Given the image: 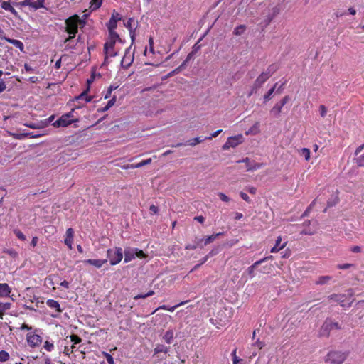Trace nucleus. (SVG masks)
<instances>
[{
	"label": "nucleus",
	"instance_id": "nucleus-1",
	"mask_svg": "<svg viewBox=\"0 0 364 364\" xmlns=\"http://www.w3.org/2000/svg\"><path fill=\"white\" fill-rule=\"evenodd\" d=\"M315 204V200L308 206L304 213L300 218V220H303L301 224H297V232L301 235H312L316 232L317 223L315 220H306L305 218L309 215V212L312 210Z\"/></svg>",
	"mask_w": 364,
	"mask_h": 364
},
{
	"label": "nucleus",
	"instance_id": "nucleus-2",
	"mask_svg": "<svg viewBox=\"0 0 364 364\" xmlns=\"http://www.w3.org/2000/svg\"><path fill=\"white\" fill-rule=\"evenodd\" d=\"M65 31L69 34V36L65 38V43L70 42L75 37L78 32V28L83 27L85 25V22L78 15L75 14L65 20Z\"/></svg>",
	"mask_w": 364,
	"mask_h": 364
},
{
	"label": "nucleus",
	"instance_id": "nucleus-3",
	"mask_svg": "<svg viewBox=\"0 0 364 364\" xmlns=\"http://www.w3.org/2000/svg\"><path fill=\"white\" fill-rule=\"evenodd\" d=\"M117 42H122L119 35H108L103 48L105 58H114L117 55L118 50L115 48Z\"/></svg>",
	"mask_w": 364,
	"mask_h": 364
},
{
	"label": "nucleus",
	"instance_id": "nucleus-4",
	"mask_svg": "<svg viewBox=\"0 0 364 364\" xmlns=\"http://www.w3.org/2000/svg\"><path fill=\"white\" fill-rule=\"evenodd\" d=\"M347 352L333 350L329 352L325 359V361L331 364H342L348 357Z\"/></svg>",
	"mask_w": 364,
	"mask_h": 364
},
{
	"label": "nucleus",
	"instance_id": "nucleus-5",
	"mask_svg": "<svg viewBox=\"0 0 364 364\" xmlns=\"http://www.w3.org/2000/svg\"><path fill=\"white\" fill-rule=\"evenodd\" d=\"M333 329H341V326L338 322H333L330 319H327L323 323L319 331V336L322 337H328L330 331Z\"/></svg>",
	"mask_w": 364,
	"mask_h": 364
},
{
	"label": "nucleus",
	"instance_id": "nucleus-6",
	"mask_svg": "<svg viewBox=\"0 0 364 364\" xmlns=\"http://www.w3.org/2000/svg\"><path fill=\"white\" fill-rule=\"evenodd\" d=\"M268 79L269 78L263 73H262L255 80L251 90L247 95V97H250L253 94H256Z\"/></svg>",
	"mask_w": 364,
	"mask_h": 364
},
{
	"label": "nucleus",
	"instance_id": "nucleus-7",
	"mask_svg": "<svg viewBox=\"0 0 364 364\" xmlns=\"http://www.w3.org/2000/svg\"><path fill=\"white\" fill-rule=\"evenodd\" d=\"M242 134H238L234 136H230L228 138L227 141L223 145L222 149L223 150H228L230 148H235L242 143Z\"/></svg>",
	"mask_w": 364,
	"mask_h": 364
},
{
	"label": "nucleus",
	"instance_id": "nucleus-8",
	"mask_svg": "<svg viewBox=\"0 0 364 364\" xmlns=\"http://www.w3.org/2000/svg\"><path fill=\"white\" fill-rule=\"evenodd\" d=\"M28 345L31 348L38 347L42 343V338L35 332H31L26 335Z\"/></svg>",
	"mask_w": 364,
	"mask_h": 364
},
{
	"label": "nucleus",
	"instance_id": "nucleus-9",
	"mask_svg": "<svg viewBox=\"0 0 364 364\" xmlns=\"http://www.w3.org/2000/svg\"><path fill=\"white\" fill-rule=\"evenodd\" d=\"M244 162L246 164V171H253L257 169H259L264 166V164L263 163H257L255 161H251L249 158H245L242 160L237 161V163Z\"/></svg>",
	"mask_w": 364,
	"mask_h": 364
},
{
	"label": "nucleus",
	"instance_id": "nucleus-10",
	"mask_svg": "<svg viewBox=\"0 0 364 364\" xmlns=\"http://www.w3.org/2000/svg\"><path fill=\"white\" fill-rule=\"evenodd\" d=\"M223 235V232H219L216 234H213L212 235L208 236L205 238L203 239H197L196 245L193 246V248H203L204 246H205L208 244H210L213 242L218 236Z\"/></svg>",
	"mask_w": 364,
	"mask_h": 364
},
{
	"label": "nucleus",
	"instance_id": "nucleus-11",
	"mask_svg": "<svg viewBox=\"0 0 364 364\" xmlns=\"http://www.w3.org/2000/svg\"><path fill=\"white\" fill-rule=\"evenodd\" d=\"M124 262H128L131 261L135 257L139 259H144L147 257V255L145 252H124Z\"/></svg>",
	"mask_w": 364,
	"mask_h": 364
},
{
	"label": "nucleus",
	"instance_id": "nucleus-12",
	"mask_svg": "<svg viewBox=\"0 0 364 364\" xmlns=\"http://www.w3.org/2000/svg\"><path fill=\"white\" fill-rule=\"evenodd\" d=\"M134 60V55L130 53V48L126 49L125 53L122 59V65L128 68Z\"/></svg>",
	"mask_w": 364,
	"mask_h": 364
},
{
	"label": "nucleus",
	"instance_id": "nucleus-13",
	"mask_svg": "<svg viewBox=\"0 0 364 364\" xmlns=\"http://www.w3.org/2000/svg\"><path fill=\"white\" fill-rule=\"evenodd\" d=\"M284 85V83H282L281 85H279L277 87L278 83H275L274 85L267 92V94L264 95V100L265 102L270 100L272 94L276 92L277 94H280L282 91V87Z\"/></svg>",
	"mask_w": 364,
	"mask_h": 364
},
{
	"label": "nucleus",
	"instance_id": "nucleus-14",
	"mask_svg": "<svg viewBox=\"0 0 364 364\" xmlns=\"http://www.w3.org/2000/svg\"><path fill=\"white\" fill-rule=\"evenodd\" d=\"M124 26L127 28L129 29L132 42L133 43L134 41L135 29H136V27L134 26V19L132 18H129L127 20V21L124 23Z\"/></svg>",
	"mask_w": 364,
	"mask_h": 364
},
{
	"label": "nucleus",
	"instance_id": "nucleus-15",
	"mask_svg": "<svg viewBox=\"0 0 364 364\" xmlns=\"http://www.w3.org/2000/svg\"><path fill=\"white\" fill-rule=\"evenodd\" d=\"M107 262V259H85L83 261V263L92 265V266L95 267L96 268H100Z\"/></svg>",
	"mask_w": 364,
	"mask_h": 364
},
{
	"label": "nucleus",
	"instance_id": "nucleus-16",
	"mask_svg": "<svg viewBox=\"0 0 364 364\" xmlns=\"http://www.w3.org/2000/svg\"><path fill=\"white\" fill-rule=\"evenodd\" d=\"M106 26L108 29V35H119L115 31L117 26V21L115 19L110 18L109 21L106 23Z\"/></svg>",
	"mask_w": 364,
	"mask_h": 364
},
{
	"label": "nucleus",
	"instance_id": "nucleus-17",
	"mask_svg": "<svg viewBox=\"0 0 364 364\" xmlns=\"http://www.w3.org/2000/svg\"><path fill=\"white\" fill-rule=\"evenodd\" d=\"M112 252H107V257L110 258V264L112 265H115L118 264L123 258V255L122 252H113L114 253V257H112Z\"/></svg>",
	"mask_w": 364,
	"mask_h": 364
},
{
	"label": "nucleus",
	"instance_id": "nucleus-18",
	"mask_svg": "<svg viewBox=\"0 0 364 364\" xmlns=\"http://www.w3.org/2000/svg\"><path fill=\"white\" fill-rule=\"evenodd\" d=\"M46 305L49 308L54 309L58 314L63 311L62 309L60 308L59 302L54 299H48L46 301Z\"/></svg>",
	"mask_w": 364,
	"mask_h": 364
},
{
	"label": "nucleus",
	"instance_id": "nucleus-19",
	"mask_svg": "<svg viewBox=\"0 0 364 364\" xmlns=\"http://www.w3.org/2000/svg\"><path fill=\"white\" fill-rule=\"evenodd\" d=\"M89 90L90 87H87L85 91H83L81 94H80L77 97H75V100L77 101L84 100L85 102H89L92 101V97L87 95Z\"/></svg>",
	"mask_w": 364,
	"mask_h": 364
},
{
	"label": "nucleus",
	"instance_id": "nucleus-20",
	"mask_svg": "<svg viewBox=\"0 0 364 364\" xmlns=\"http://www.w3.org/2000/svg\"><path fill=\"white\" fill-rule=\"evenodd\" d=\"M279 68L277 63L271 64L268 66L267 70L262 72L268 78H269Z\"/></svg>",
	"mask_w": 364,
	"mask_h": 364
},
{
	"label": "nucleus",
	"instance_id": "nucleus-21",
	"mask_svg": "<svg viewBox=\"0 0 364 364\" xmlns=\"http://www.w3.org/2000/svg\"><path fill=\"white\" fill-rule=\"evenodd\" d=\"M187 302H188V301H181L179 304H178L173 306H171V307H168L166 305H161L159 307H158L156 310H154L152 314H154V312H156L157 310H159V309L167 310L171 312H173L176 308L186 304Z\"/></svg>",
	"mask_w": 364,
	"mask_h": 364
},
{
	"label": "nucleus",
	"instance_id": "nucleus-22",
	"mask_svg": "<svg viewBox=\"0 0 364 364\" xmlns=\"http://www.w3.org/2000/svg\"><path fill=\"white\" fill-rule=\"evenodd\" d=\"M11 293V288L6 283H0V297L7 296Z\"/></svg>",
	"mask_w": 364,
	"mask_h": 364
},
{
	"label": "nucleus",
	"instance_id": "nucleus-23",
	"mask_svg": "<svg viewBox=\"0 0 364 364\" xmlns=\"http://www.w3.org/2000/svg\"><path fill=\"white\" fill-rule=\"evenodd\" d=\"M282 239L281 236L277 237L274 246L272 247L270 250H282L287 245V242L282 243Z\"/></svg>",
	"mask_w": 364,
	"mask_h": 364
},
{
	"label": "nucleus",
	"instance_id": "nucleus-24",
	"mask_svg": "<svg viewBox=\"0 0 364 364\" xmlns=\"http://www.w3.org/2000/svg\"><path fill=\"white\" fill-rule=\"evenodd\" d=\"M58 277L57 275L55 274H51V275H49L48 276L46 279H45V284L47 286V287H52V289L53 290H55V287L54 286L55 284V279Z\"/></svg>",
	"mask_w": 364,
	"mask_h": 364
},
{
	"label": "nucleus",
	"instance_id": "nucleus-25",
	"mask_svg": "<svg viewBox=\"0 0 364 364\" xmlns=\"http://www.w3.org/2000/svg\"><path fill=\"white\" fill-rule=\"evenodd\" d=\"M6 42L14 45L16 48H18L21 51H23L24 46H23V43L21 41L9 38L8 39H6Z\"/></svg>",
	"mask_w": 364,
	"mask_h": 364
},
{
	"label": "nucleus",
	"instance_id": "nucleus-26",
	"mask_svg": "<svg viewBox=\"0 0 364 364\" xmlns=\"http://www.w3.org/2000/svg\"><path fill=\"white\" fill-rule=\"evenodd\" d=\"M61 124L63 127H68L72 123L78 122V119H69L68 118V115L63 114L60 117Z\"/></svg>",
	"mask_w": 364,
	"mask_h": 364
},
{
	"label": "nucleus",
	"instance_id": "nucleus-27",
	"mask_svg": "<svg viewBox=\"0 0 364 364\" xmlns=\"http://www.w3.org/2000/svg\"><path fill=\"white\" fill-rule=\"evenodd\" d=\"M269 257H266L263 259H261V260H259V261H257L256 262L254 263V264H252V266L249 267L248 269H247V273L249 274V275L250 276L251 278L254 277V269L255 268L258 266L259 264H261L262 262H263L264 261L267 260V259H269Z\"/></svg>",
	"mask_w": 364,
	"mask_h": 364
},
{
	"label": "nucleus",
	"instance_id": "nucleus-28",
	"mask_svg": "<svg viewBox=\"0 0 364 364\" xmlns=\"http://www.w3.org/2000/svg\"><path fill=\"white\" fill-rule=\"evenodd\" d=\"M1 7L8 11H10L11 13L15 14H16V11L15 9L11 5L9 1H4L1 3Z\"/></svg>",
	"mask_w": 364,
	"mask_h": 364
},
{
	"label": "nucleus",
	"instance_id": "nucleus-29",
	"mask_svg": "<svg viewBox=\"0 0 364 364\" xmlns=\"http://www.w3.org/2000/svg\"><path fill=\"white\" fill-rule=\"evenodd\" d=\"M163 338L167 343H171L173 339V331L172 330L167 331L165 333Z\"/></svg>",
	"mask_w": 364,
	"mask_h": 364
},
{
	"label": "nucleus",
	"instance_id": "nucleus-30",
	"mask_svg": "<svg viewBox=\"0 0 364 364\" xmlns=\"http://www.w3.org/2000/svg\"><path fill=\"white\" fill-rule=\"evenodd\" d=\"M331 279V277L330 276H321L318 278L315 283L316 284L323 285L328 283Z\"/></svg>",
	"mask_w": 364,
	"mask_h": 364
},
{
	"label": "nucleus",
	"instance_id": "nucleus-31",
	"mask_svg": "<svg viewBox=\"0 0 364 364\" xmlns=\"http://www.w3.org/2000/svg\"><path fill=\"white\" fill-rule=\"evenodd\" d=\"M299 154L300 156H302L304 158L306 161H309L310 159V150L307 148H303L299 151Z\"/></svg>",
	"mask_w": 364,
	"mask_h": 364
},
{
	"label": "nucleus",
	"instance_id": "nucleus-32",
	"mask_svg": "<svg viewBox=\"0 0 364 364\" xmlns=\"http://www.w3.org/2000/svg\"><path fill=\"white\" fill-rule=\"evenodd\" d=\"M168 347H166L164 345H161V344H158V345H156V348H154V353L156 354L159 353H166L168 352Z\"/></svg>",
	"mask_w": 364,
	"mask_h": 364
},
{
	"label": "nucleus",
	"instance_id": "nucleus-33",
	"mask_svg": "<svg viewBox=\"0 0 364 364\" xmlns=\"http://www.w3.org/2000/svg\"><path fill=\"white\" fill-rule=\"evenodd\" d=\"M10 358V355L5 350H0V363H6Z\"/></svg>",
	"mask_w": 364,
	"mask_h": 364
},
{
	"label": "nucleus",
	"instance_id": "nucleus-34",
	"mask_svg": "<svg viewBox=\"0 0 364 364\" xmlns=\"http://www.w3.org/2000/svg\"><path fill=\"white\" fill-rule=\"evenodd\" d=\"M245 29L246 26L245 25H240L234 29L233 34L235 36H240L245 32Z\"/></svg>",
	"mask_w": 364,
	"mask_h": 364
},
{
	"label": "nucleus",
	"instance_id": "nucleus-35",
	"mask_svg": "<svg viewBox=\"0 0 364 364\" xmlns=\"http://www.w3.org/2000/svg\"><path fill=\"white\" fill-rule=\"evenodd\" d=\"M43 348L48 351L51 352L54 350V344L53 341H46L43 345Z\"/></svg>",
	"mask_w": 364,
	"mask_h": 364
},
{
	"label": "nucleus",
	"instance_id": "nucleus-36",
	"mask_svg": "<svg viewBox=\"0 0 364 364\" xmlns=\"http://www.w3.org/2000/svg\"><path fill=\"white\" fill-rule=\"evenodd\" d=\"M44 2L45 0H37L34 1V3H32V9L37 10L38 9L43 8Z\"/></svg>",
	"mask_w": 364,
	"mask_h": 364
},
{
	"label": "nucleus",
	"instance_id": "nucleus-37",
	"mask_svg": "<svg viewBox=\"0 0 364 364\" xmlns=\"http://www.w3.org/2000/svg\"><path fill=\"white\" fill-rule=\"evenodd\" d=\"M279 105H280L279 103H277V104H276V105L272 107V109H271V111H270V112H271V113H272V114H274V116H276V117H277V116H278V115L280 114L281 110H282V107H280V106H279Z\"/></svg>",
	"mask_w": 364,
	"mask_h": 364
},
{
	"label": "nucleus",
	"instance_id": "nucleus-38",
	"mask_svg": "<svg viewBox=\"0 0 364 364\" xmlns=\"http://www.w3.org/2000/svg\"><path fill=\"white\" fill-rule=\"evenodd\" d=\"M344 296L343 295H338V294H332L329 296V299H331V300H335L339 303H341V306H343V304H342V302H343V298Z\"/></svg>",
	"mask_w": 364,
	"mask_h": 364
},
{
	"label": "nucleus",
	"instance_id": "nucleus-39",
	"mask_svg": "<svg viewBox=\"0 0 364 364\" xmlns=\"http://www.w3.org/2000/svg\"><path fill=\"white\" fill-rule=\"evenodd\" d=\"M204 140H205L204 139H200L199 137H195V138H193V139L188 140V144L190 146H194L201 143Z\"/></svg>",
	"mask_w": 364,
	"mask_h": 364
},
{
	"label": "nucleus",
	"instance_id": "nucleus-40",
	"mask_svg": "<svg viewBox=\"0 0 364 364\" xmlns=\"http://www.w3.org/2000/svg\"><path fill=\"white\" fill-rule=\"evenodd\" d=\"M102 354L106 358L108 364H114V358L109 353L102 351Z\"/></svg>",
	"mask_w": 364,
	"mask_h": 364
},
{
	"label": "nucleus",
	"instance_id": "nucleus-41",
	"mask_svg": "<svg viewBox=\"0 0 364 364\" xmlns=\"http://www.w3.org/2000/svg\"><path fill=\"white\" fill-rule=\"evenodd\" d=\"M102 3V0H91L92 7L93 10L99 9Z\"/></svg>",
	"mask_w": 364,
	"mask_h": 364
},
{
	"label": "nucleus",
	"instance_id": "nucleus-42",
	"mask_svg": "<svg viewBox=\"0 0 364 364\" xmlns=\"http://www.w3.org/2000/svg\"><path fill=\"white\" fill-rule=\"evenodd\" d=\"M70 341L74 343V344H78L80 343L81 341H82V339L80 336H78L76 334H72L70 336Z\"/></svg>",
	"mask_w": 364,
	"mask_h": 364
},
{
	"label": "nucleus",
	"instance_id": "nucleus-43",
	"mask_svg": "<svg viewBox=\"0 0 364 364\" xmlns=\"http://www.w3.org/2000/svg\"><path fill=\"white\" fill-rule=\"evenodd\" d=\"M151 163V159L149 158L148 159H146V160H143L142 161L138 163V164H136V166H137V168H141L144 166H146V165H148V164H150Z\"/></svg>",
	"mask_w": 364,
	"mask_h": 364
},
{
	"label": "nucleus",
	"instance_id": "nucleus-44",
	"mask_svg": "<svg viewBox=\"0 0 364 364\" xmlns=\"http://www.w3.org/2000/svg\"><path fill=\"white\" fill-rule=\"evenodd\" d=\"M278 12H279V9L277 7L274 8L273 15L272 16H267V19L265 20V24L268 25L272 21V20L273 19L274 16L277 14H278Z\"/></svg>",
	"mask_w": 364,
	"mask_h": 364
},
{
	"label": "nucleus",
	"instance_id": "nucleus-45",
	"mask_svg": "<svg viewBox=\"0 0 364 364\" xmlns=\"http://www.w3.org/2000/svg\"><path fill=\"white\" fill-rule=\"evenodd\" d=\"M249 132H251V133H253V134H257L259 132V122H256L253 126L252 127H251V129L249 130V132H247V134L249 133Z\"/></svg>",
	"mask_w": 364,
	"mask_h": 364
},
{
	"label": "nucleus",
	"instance_id": "nucleus-46",
	"mask_svg": "<svg viewBox=\"0 0 364 364\" xmlns=\"http://www.w3.org/2000/svg\"><path fill=\"white\" fill-rule=\"evenodd\" d=\"M222 132V129H218L213 133H212L210 136H206L204 139L211 140L213 138L218 136Z\"/></svg>",
	"mask_w": 364,
	"mask_h": 364
},
{
	"label": "nucleus",
	"instance_id": "nucleus-47",
	"mask_svg": "<svg viewBox=\"0 0 364 364\" xmlns=\"http://www.w3.org/2000/svg\"><path fill=\"white\" fill-rule=\"evenodd\" d=\"M218 196H219L220 199L223 202L228 203L230 200V198L223 193L220 192L218 193Z\"/></svg>",
	"mask_w": 364,
	"mask_h": 364
},
{
	"label": "nucleus",
	"instance_id": "nucleus-48",
	"mask_svg": "<svg viewBox=\"0 0 364 364\" xmlns=\"http://www.w3.org/2000/svg\"><path fill=\"white\" fill-rule=\"evenodd\" d=\"M117 87H114L113 85H110L107 91V93L105 95V98L107 99L111 97V94L113 90H116Z\"/></svg>",
	"mask_w": 364,
	"mask_h": 364
},
{
	"label": "nucleus",
	"instance_id": "nucleus-49",
	"mask_svg": "<svg viewBox=\"0 0 364 364\" xmlns=\"http://www.w3.org/2000/svg\"><path fill=\"white\" fill-rule=\"evenodd\" d=\"M14 233L16 235V236L19 239V240H26V237L25 235H23V233L20 231L19 230H14Z\"/></svg>",
	"mask_w": 364,
	"mask_h": 364
},
{
	"label": "nucleus",
	"instance_id": "nucleus-50",
	"mask_svg": "<svg viewBox=\"0 0 364 364\" xmlns=\"http://www.w3.org/2000/svg\"><path fill=\"white\" fill-rule=\"evenodd\" d=\"M111 18H114V19H115L118 22V21H120L122 20V16L118 12H117L116 11H114L112 12Z\"/></svg>",
	"mask_w": 364,
	"mask_h": 364
},
{
	"label": "nucleus",
	"instance_id": "nucleus-51",
	"mask_svg": "<svg viewBox=\"0 0 364 364\" xmlns=\"http://www.w3.org/2000/svg\"><path fill=\"white\" fill-rule=\"evenodd\" d=\"M149 211L151 215H156L159 213V208L155 205H151L149 207Z\"/></svg>",
	"mask_w": 364,
	"mask_h": 364
},
{
	"label": "nucleus",
	"instance_id": "nucleus-52",
	"mask_svg": "<svg viewBox=\"0 0 364 364\" xmlns=\"http://www.w3.org/2000/svg\"><path fill=\"white\" fill-rule=\"evenodd\" d=\"M115 102H116V97L114 96L110 100L108 101L107 105L104 108V110H107L109 107H111L112 105H114Z\"/></svg>",
	"mask_w": 364,
	"mask_h": 364
},
{
	"label": "nucleus",
	"instance_id": "nucleus-53",
	"mask_svg": "<svg viewBox=\"0 0 364 364\" xmlns=\"http://www.w3.org/2000/svg\"><path fill=\"white\" fill-rule=\"evenodd\" d=\"M356 163L359 166H364V154L356 159Z\"/></svg>",
	"mask_w": 364,
	"mask_h": 364
},
{
	"label": "nucleus",
	"instance_id": "nucleus-54",
	"mask_svg": "<svg viewBox=\"0 0 364 364\" xmlns=\"http://www.w3.org/2000/svg\"><path fill=\"white\" fill-rule=\"evenodd\" d=\"M73 241V237H66L65 239V244L68 246V248L71 249Z\"/></svg>",
	"mask_w": 364,
	"mask_h": 364
},
{
	"label": "nucleus",
	"instance_id": "nucleus-55",
	"mask_svg": "<svg viewBox=\"0 0 364 364\" xmlns=\"http://www.w3.org/2000/svg\"><path fill=\"white\" fill-rule=\"evenodd\" d=\"M319 111H320V114L322 117H324L326 114V112H327V109H326V107L321 105L320 107H319Z\"/></svg>",
	"mask_w": 364,
	"mask_h": 364
},
{
	"label": "nucleus",
	"instance_id": "nucleus-56",
	"mask_svg": "<svg viewBox=\"0 0 364 364\" xmlns=\"http://www.w3.org/2000/svg\"><path fill=\"white\" fill-rule=\"evenodd\" d=\"M240 196H241V198H242L245 201H246V202H247V203H250V202H251V200H250V197L247 196V193H244V192L241 191V192L240 193Z\"/></svg>",
	"mask_w": 364,
	"mask_h": 364
},
{
	"label": "nucleus",
	"instance_id": "nucleus-57",
	"mask_svg": "<svg viewBox=\"0 0 364 364\" xmlns=\"http://www.w3.org/2000/svg\"><path fill=\"white\" fill-rule=\"evenodd\" d=\"M209 257V255H206L205 257H203V260L200 262V264H196L191 270V272H193V270L196 269L199 266H200L202 264L205 263L207 259H208Z\"/></svg>",
	"mask_w": 364,
	"mask_h": 364
},
{
	"label": "nucleus",
	"instance_id": "nucleus-58",
	"mask_svg": "<svg viewBox=\"0 0 364 364\" xmlns=\"http://www.w3.org/2000/svg\"><path fill=\"white\" fill-rule=\"evenodd\" d=\"M254 346H256L258 349H262L264 346V343L258 339L255 343Z\"/></svg>",
	"mask_w": 364,
	"mask_h": 364
},
{
	"label": "nucleus",
	"instance_id": "nucleus-59",
	"mask_svg": "<svg viewBox=\"0 0 364 364\" xmlns=\"http://www.w3.org/2000/svg\"><path fill=\"white\" fill-rule=\"evenodd\" d=\"M352 266H353V264H338L337 268L339 269H346Z\"/></svg>",
	"mask_w": 364,
	"mask_h": 364
},
{
	"label": "nucleus",
	"instance_id": "nucleus-60",
	"mask_svg": "<svg viewBox=\"0 0 364 364\" xmlns=\"http://www.w3.org/2000/svg\"><path fill=\"white\" fill-rule=\"evenodd\" d=\"M121 168L122 169H129V168H137V166H136V164H126V165H124V166H122Z\"/></svg>",
	"mask_w": 364,
	"mask_h": 364
},
{
	"label": "nucleus",
	"instance_id": "nucleus-61",
	"mask_svg": "<svg viewBox=\"0 0 364 364\" xmlns=\"http://www.w3.org/2000/svg\"><path fill=\"white\" fill-rule=\"evenodd\" d=\"M246 190L247 191H248L250 194H252V195H255L256 193V191H257V188L255 187H253V186H248V187H246Z\"/></svg>",
	"mask_w": 364,
	"mask_h": 364
},
{
	"label": "nucleus",
	"instance_id": "nucleus-62",
	"mask_svg": "<svg viewBox=\"0 0 364 364\" xmlns=\"http://www.w3.org/2000/svg\"><path fill=\"white\" fill-rule=\"evenodd\" d=\"M73 236H74V231H73V228H70L67 229L66 237H73Z\"/></svg>",
	"mask_w": 364,
	"mask_h": 364
},
{
	"label": "nucleus",
	"instance_id": "nucleus-63",
	"mask_svg": "<svg viewBox=\"0 0 364 364\" xmlns=\"http://www.w3.org/2000/svg\"><path fill=\"white\" fill-rule=\"evenodd\" d=\"M34 0H24L23 2H22V5L23 6H28L29 7H31L32 8V3H34Z\"/></svg>",
	"mask_w": 364,
	"mask_h": 364
},
{
	"label": "nucleus",
	"instance_id": "nucleus-64",
	"mask_svg": "<svg viewBox=\"0 0 364 364\" xmlns=\"http://www.w3.org/2000/svg\"><path fill=\"white\" fill-rule=\"evenodd\" d=\"M194 220H196L198 223L203 224L204 223V221H205V218L203 215L196 216L194 218Z\"/></svg>",
	"mask_w": 364,
	"mask_h": 364
}]
</instances>
